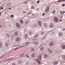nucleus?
<instances>
[{
    "mask_svg": "<svg viewBox=\"0 0 65 65\" xmlns=\"http://www.w3.org/2000/svg\"><path fill=\"white\" fill-rule=\"evenodd\" d=\"M35 54L34 53L32 54L31 55V56L32 57H33V58H34V57H35Z\"/></svg>",
    "mask_w": 65,
    "mask_h": 65,
    "instance_id": "12",
    "label": "nucleus"
},
{
    "mask_svg": "<svg viewBox=\"0 0 65 65\" xmlns=\"http://www.w3.org/2000/svg\"><path fill=\"white\" fill-rule=\"evenodd\" d=\"M44 57H45V58H47V55L46 54H45L44 56Z\"/></svg>",
    "mask_w": 65,
    "mask_h": 65,
    "instance_id": "25",
    "label": "nucleus"
},
{
    "mask_svg": "<svg viewBox=\"0 0 65 65\" xmlns=\"http://www.w3.org/2000/svg\"><path fill=\"white\" fill-rule=\"evenodd\" d=\"M16 26L17 28H20V25L18 23H17L16 24Z\"/></svg>",
    "mask_w": 65,
    "mask_h": 65,
    "instance_id": "4",
    "label": "nucleus"
},
{
    "mask_svg": "<svg viewBox=\"0 0 65 65\" xmlns=\"http://www.w3.org/2000/svg\"><path fill=\"white\" fill-rule=\"evenodd\" d=\"M60 12L61 14H63V13L62 11H60Z\"/></svg>",
    "mask_w": 65,
    "mask_h": 65,
    "instance_id": "30",
    "label": "nucleus"
},
{
    "mask_svg": "<svg viewBox=\"0 0 65 65\" xmlns=\"http://www.w3.org/2000/svg\"><path fill=\"white\" fill-rule=\"evenodd\" d=\"M27 1L25 2H24V3H27Z\"/></svg>",
    "mask_w": 65,
    "mask_h": 65,
    "instance_id": "46",
    "label": "nucleus"
},
{
    "mask_svg": "<svg viewBox=\"0 0 65 65\" xmlns=\"http://www.w3.org/2000/svg\"><path fill=\"white\" fill-rule=\"evenodd\" d=\"M53 44H54V42H52L50 43V46H53Z\"/></svg>",
    "mask_w": 65,
    "mask_h": 65,
    "instance_id": "6",
    "label": "nucleus"
},
{
    "mask_svg": "<svg viewBox=\"0 0 65 65\" xmlns=\"http://www.w3.org/2000/svg\"><path fill=\"white\" fill-rule=\"evenodd\" d=\"M62 48L63 49H65V45H62Z\"/></svg>",
    "mask_w": 65,
    "mask_h": 65,
    "instance_id": "19",
    "label": "nucleus"
},
{
    "mask_svg": "<svg viewBox=\"0 0 65 65\" xmlns=\"http://www.w3.org/2000/svg\"><path fill=\"white\" fill-rule=\"evenodd\" d=\"M2 9H3V7L2 8Z\"/></svg>",
    "mask_w": 65,
    "mask_h": 65,
    "instance_id": "54",
    "label": "nucleus"
},
{
    "mask_svg": "<svg viewBox=\"0 0 65 65\" xmlns=\"http://www.w3.org/2000/svg\"><path fill=\"white\" fill-rule=\"evenodd\" d=\"M46 25V24H44V26L45 27H46V28H47V26H46V25Z\"/></svg>",
    "mask_w": 65,
    "mask_h": 65,
    "instance_id": "35",
    "label": "nucleus"
},
{
    "mask_svg": "<svg viewBox=\"0 0 65 65\" xmlns=\"http://www.w3.org/2000/svg\"><path fill=\"white\" fill-rule=\"evenodd\" d=\"M11 17L12 18V17H13V15H11Z\"/></svg>",
    "mask_w": 65,
    "mask_h": 65,
    "instance_id": "40",
    "label": "nucleus"
},
{
    "mask_svg": "<svg viewBox=\"0 0 65 65\" xmlns=\"http://www.w3.org/2000/svg\"><path fill=\"white\" fill-rule=\"evenodd\" d=\"M37 10H39V8H38L37 9Z\"/></svg>",
    "mask_w": 65,
    "mask_h": 65,
    "instance_id": "57",
    "label": "nucleus"
},
{
    "mask_svg": "<svg viewBox=\"0 0 65 65\" xmlns=\"http://www.w3.org/2000/svg\"><path fill=\"white\" fill-rule=\"evenodd\" d=\"M63 1H65V0H63Z\"/></svg>",
    "mask_w": 65,
    "mask_h": 65,
    "instance_id": "59",
    "label": "nucleus"
},
{
    "mask_svg": "<svg viewBox=\"0 0 65 65\" xmlns=\"http://www.w3.org/2000/svg\"><path fill=\"white\" fill-rule=\"evenodd\" d=\"M49 8H50V7L49 6H47L45 10V11H46V12H48V10H49Z\"/></svg>",
    "mask_w": 65,
    "mask_h": 65,
    "instance_id": "2",
    "label": "nucleus"
},
{
    "mask_svg": "<svg viewBox=\"0 0 65 65\" xmlns=\"http://www.w3.org/2000/svg\"><path fill=\"white\" fill-rule=\"evenodd\" d=\"M26 57H27V58H29V55H26Z\"/></svg>",
    "mask_w": 65,
    "mask_h": 65,
    "instance_id": "33",
    "label": "nucleus"
},
{
    "mask_svg": "<svg viewBox=\"0 0 65 65\" xmlns=\"http://www.w3.org/2000/svg\"><path fill=\"white\" fill-rule=\"evenodd\" d=\"M38 24L39 26H41V23L40 21H39L38 22Z\"/></svg>",
    "mask_w": 65,
    "mask_h": 65,
    "instance_id": "8",
    "label": "nucleus"
},
{
    "mask_svg": "<svg viewBox=\"0 0 65 65\" xmlns=\"http://www.w3.org/2000/svg\"><path fill=\"white\" fill-rule=\"evenodd\" d=\"M61 1H58V2H60Z\"/></svg>",
    "mask_w": 65,
    "mask_h": 65,
    "instance_id": "53",
    "label": "nucleus"
},
{
    "mask_svg": "<svg viewBox=\"0 0 65 65\" xmlns=\"http://www.w3.org/2000/svg\"><path fill=\"white\" fill-rule=\"evenodd\" d=\"M16 41L17 42H19V41H20V38L19 37L17 38L16 39Z\"/></svg>",
    "mask_w": 65,
    "mask_h": 65,
    "instance_id": "3",
    "label": "nucleus"
},
{
    "mask_svg": "<svg viewBox=\"0 0 65 65\" xmlns=\"http://www.w3.org/2000/svg\"><path fill=\"white\" fill-rule=\"evenodd\" d=\"M29 34H30V35H31V34H33V32L31 31H30L29 32Z\"/></svg>",
    "mask_w": 65,
    "mask_h": 65,
    "instance_id": "18",
    "label": "nucleus"
},
{
    "mask_svg": "<svg viewBox=\"0 0 65 65\" xmlns=\"http://www.w3.org/2000/svg\"><path fill=\"white\" fill-rule=\"evenodd\" d=\"M24 54H21V55H20V57L22 58V57H23V56H24Z\"/></svg>",
    "mask_w": 65,
    "mask_h": 65,
    "instance_id": "17",
    "label": "nucleus"
},
{
    "mask_svg": "<svg viewBox=\"0 0 65 65\" xmlns=\"http://www.w3.org/2000/svg\"><path fill=\"white\" fill-rule=\"evenodd\" d=\"M53 20L55 23H58L59 22V19L57 17H55L53 18Z\"/></svg>",
    "mask_w": 65,
    "mask_h": 65,
    "instance_id": "1",
    "label": "nucleus"
},
{
    "mask_svg": "<svg viewBox=\"0 0 65 65\" xmlns=\"http://www.w3.org/2000/svg\"><path fill=\"white\" fill-rule=\"evenodd\" d=\"M35 60L38 62V64H40V62H39V60H38L37 59H35Z\"/></svg>",
    "mask_w": 65,
    "mask_h": 65,
    "instance_id": "21",
    "label": "nucleus"
},
{
    "mask_svg": "<svg viewBox=\"0 0 65 65\" xmlns=\"http://www.w3.org/2000/svg\"><path fill=\"white\" fill-rule=\"evenodd\" d=\"M8 44H7L5 45V46H8Z\"/></svg>",
    "mask_w": 65,
    "mask_h": 65,
    "instance_id": "31",
    "label": "nucleus"
},
{
    "mask_svg": "<svg viewBox=\"0 0 65 65\" xmlns=\"http://www.w3.org/2000/svg\"><path fill=\"white\" fill-rule=\"evenodd\" d=\"M62 6H65V4H63Z\"/></svg>",
    "mask_w": 65,
    "mask_h": 65,
    "instance_id": "45",
    "label": "nucleus"
},
{
    "mask_svg": "<svg viewBox=\"0 0 65 65\" xmlns=\"http://www.w3.org/2000/svg\"><path fill=\"white\" fill-rule=\"evenodd\" d=\"M12 65H15V63H13L12 64Z\"/></svg>",
    "mask_w": 65,
    "mask_h": 65,
    "instance_id": "39",
    "label": "nucleus"
},
{
    "mask_svg": "<svg viewBox=\"0 0 65 65\" xmlns=\"http://www.w3.org/2000/svg\"><path fill=\"white\" fill-rule=\"evenodd\" d=\"M48 50L49 52L51 53H53V52L51 50V49H48Z\"/></svg>",
    "mask_w": 65,
    "mask_h": 65,
    "instance_id": "11",
    "label": "nucleus"
},
{
    "mask_svg": "<svg viewBox=\"0 0 65 65\" xmlns=\"http://www.w3.org/2000/svg\"><path fill=\"white\" fill-rule=\"evenodd\" d=\"M12 59V58L11 57H10L9 58V59H7V61H8V60H11V59Z\"/></svg>",
    "mask_w": 65,
    "mask_h": 65,
    "instance_id": "23",
    "label": "nucleus"
},
{
    "mask_svg": "<svg viewBox=\"0 0 65 65\" xmlns=\"http://www.w3.org/2000/svg\"><path fill=\"white\" fill-rule=\"evenodd\" d=\"M1 13H0V15H1Z\"/></svg>",
    "mask_w": 65,
    "mask_h": 65,
    "instance_id": "58",
    "label": "nucleus"
},
{
    "mask_svg": "<svg viewBox=\"0 0 65 65\" xmlns=\"http://www.w3.org/2000/svg\"><path fill=\"white\" fill-rule=\"evenodd\" d=\"M20 45H15L14 46H14H19Z\"/></svg>",
    "mask_w": 65,
    "mask_h": 65,
    "instance_id": "38",
    "label": "nucleus"
},
{
    "mask_svg": "<svg viewBox=\"0 0 65 65\" xmlns=\"http://www.w3.org/2000/svg\"><path fill=\"white\" fill-rule=\"evenodd\" d=\"M6 36H7V37H10L9 35L8 34H6Z\"/></svg>",
    "mask_w": 65,
    "mask_h": 65,
    "instance_id": "29",
    "label": "nucleus"
},
{
    "mask_svg": "<svg viewBox=\"0 0 65 65\" xmlns=\"http://www.w3.org/2000/svg\"><path fill=\"white\" fill-rule=\"evenodd\" d=\"M45 15V13L43 14L42 15H43H43Z\"/></svg>",
    "mask_w": 65,
    "mask_h": 65,
    "instance_id": "37",
    "label": "nucleus"
},
{
    "mask_svg": "<svg viewBox=\"0 0 65 65\" xmlns=\"http://www.w3.org/2000/svg\"><path fill=\"white\" fill-rule=\"evenodd\" d=\"M59 35L60 36H63V34L61 33H59Z\"/></svg>",
    "mask_w": 65,
    "mask_h": 65,
    "instance_id": "13",
    "label": "nucleus"
},
{
    "mask_svg": "<svg viewBox=\"0 0 65 65\" xmlns=\"http://www.w3.org/2000/svg\"><path fill=\"white\" fill-rule=\"evenodd\" d=\"M3 46V45L2 44V43L1 42H0V47H2Z\"/></svg>",
    "mask_w": 65,
    "mask_h": 65,
    "instance_id": "15",
    "label": "nucleus"
},
{
    "mask_svg": "<svg viewBox=\"0 0 65 65\" xmlns=\"http://www.w3.org/2000/svg\"><path fill=\"white\" fill-rule=\"evenodd\" d=\"M61 2H63L64 1L63 0H60Z\"/></svg>",
    "mask_w": 65,
    "mask_h": 65,
    "instance_id": "36",
    "label": "nucleus"
},
{
    "mask_svg": "<svg viewBox=\"0 0 65 65\" xmlns=\"http://www.w3.org/2000/svg\"><path fill=\"white\" fill-rule=\"evenodd\" d=\"M28 22L27 21H26L25 22V24H28Z\"/></svg>",
    "mask_w": 65,
    "mask_h": 65,
    "instance_id": "32",
    "label": "nucleus"
},
{
    "mask_svg": "<svg viewBox=\"0 0 65 65\" xmlns=\"http://www.w3.org/2000/svg\"><path fill=\"white\" fill-rule=\"evenodd\" d=\"M40 49L41 51H43V49H44V48L43 47H42Z\"/></svg>",
    "mask_w": 65,
    "mask_h": 65,
    "instance_id": "26",
    "label": "nucleus"
},
{
    "mask_svg": "<svg viewBox=\"0 0 65 65\" xmlns=\"http://www.w3.org/2000/svg\"><path fill=\"white\" fill-rule=\"evenodd\" d=\"M20 22L21 24H23V21L22 20H20Z\"/></svg>",
    "mask_w": 65,
    "mask_h": 65,
    "instance_id": "16",
    "label": "nucleus"
},
{
    "mask_svg": "<svg viewBox=\"0 0 65 65\" xmlns=\"http://www.w3.org/2000/svg\"><path fill=\"white\" fill-rule=\"evenodd\" d=\"M33 43L35 45H37L38 44V42H37Z\"/></svg>",
    "mask_w": 65,
    "mask_h": 65,
    "instance_id": "10",
    "label": "nucleus"
},
{
    "mask_svg": "<svg viewBox=\"0 0 65 65\" xmlns=\"http://www.w3.org/2000/svg\"><path fill=\"white\" fill-rule=\"evenodd\" d=\"M62 30H63V31H64V30H65V29L64 28H63L62 29Z\"/></svg>",
    "mask_w": 65,
    "mask_h": 65,
    "instance_id": "48",
    "label": "nucleus"
},
{
    "mask_svg": "<svg viewBox=\"0 0 65 65\" xmlns=\"http://www.w3.org/2000/svg\"><path fill=\"white\" fill-rule=\"evenodd\" d=\"M4 5L3 4L2 5V6H4Z\"/></svg>",
    "mask_w": 65,
    "mask_h": 65,
    "instance_id": "47",
    "label": "nucleus"
},
{
    "mask_svg": "<svg viewBox=\"0 0 65 65\" xmlns=\"http://www.w3.org/2000/svg\"><path fill=\"white\" fill-rule=\"evenodd\" d=\"M55 11H53V13H55Z\"/></svg>",
    "mask_w": 65,
    "mask_h": 65,
    "instance_id": "49",
    "label": "nucleus"
},
{
    "mask_svg": "<svg viewBox=\"0 0 65 65\" xmlns=\"http://www.w3.org/2000/svg\"><path fill=\"white\" fill-rule=\"evenodd\" d=\"M53 63L54 65H56V64H57L58 63V61H56V62L54 61L53 62Z\"/></svg>",
    "mask_w": 65,
    "mask_h": 65,
    "instance_id": "9",
    "label": "nucleus"
},
{
    "mask_svg": "<svg viewBox=\"0 0 65 65\" xmlns=\"http://www.w3.org/2000/svg\"><path fill=\"white\" fill-rule=\"evenodd\" d=\"M31 51H34V48H31Z\"/></svg>",
    "mask_w": 65,
    "mask_h": 65,
    "instance_id": "27",
    "label": "nucleus"
},
{
    "mask_svg": "<svg viewBox=\"0 0 65 65\" xmlns=\"http://www.w3.org/2000/svg\"><path fill=\"white\" fill-rule=\"evenodd\" d=\"M23 13H26V12H25L24 11H23Z\"/></svg>",
    "mask_w": 65,
    "mask_h": 65,
    "instance_id": "50",
    "label": "nucleus"
},
{
    "mask_svg": "<svg viewBox=\"0 0 65 65\" xmlns=\"http://www.w3.org/2000/svg\"><path fill=\"white\" fill-rule=\"evenodd\" d=\"M2 27V26L1 25H0V28H1Z\"/></svg>",
    "mask_w": 65,
    "mask_h": 65,
    "instance_id": "41",
    "label": "nucleus"
},
{
    "mask_svg": "<svg viewBox=\"0 0 65 65\" xmlns=\"http://www.w3.org/2000/svg\"><path fill=\"white\" fill-rule=\"evenodd\" d=\"M34 17H35V15H34Z\"/></svg>",
    "mask_w": 65,
    "mask_h": 65,
    "instance_id": "62",
    "label": "nucleus"
},
{
    "mask_svg": "<svg viewBox=\"0 0 65 65\" xmlns=\"http://www.w3.org/2000/svg\"><path fill=\"white\" fill-rule=\"evenodd\" d=\"M62 20H60L59 21L60 22H61V21H62Z\"/></svg>",
    "mask_w": 65,
    "mask_h": 65,
    "instance_id": "52",
    "label": "nucleus"
},
{
    "mask_svg": "<svg viewBox=\"0 0 65 65\" xmlns=\"http://www.w3.org/2000/svg\"><path fill=\"white\" fill-rule=\"evenodd\" d=\"M32 15H33V14H32Z\"/></svg>",
    "mask_w": 65,
    "mask_h": 65,
    "instance_id": "60",
    "label": "nucleus"
},
{
    "mask_svg": "<svg viewBox=\"0 0 65 65\" xmlns=\"http://www.w3.org/2000/svg\"><path fill=\"white\" fill-rule=\"evenodd\" d=\"M64 59L65 60V57H64Z\"/></svg>",
    "mask_w": 65,
    "mask_h": 65,
    "instance_id": "55",
    "label": "nucleus"
},
{
    "mask_svg": "<svg viewBox=\"0 0 65 65\" xmlns=\"http://www.w3.org/2000/svg\"><path fill=\"white\" fill-rule=\"evenodd\" d=\"M0 63H1V61H0Z\"/></svg>",
    "mask_w": 65,
    "mask_h": 65,
    "instance_id": "61",
    "label": "nucleus"
},
{
    "mask_svg": "<svg viewBox=\"0 0 65 65\" xmlns=\"http://www.w3.org/2000/svg\"><path fill=\"white\" fill-rule=\"evenodd\" d=\"M65 11H64V12H63V13H65Z\"/></svg>",
    "mask_w": 65,
    "mask_h": 65,
    "instance_id": "56",
    "label": "nucleus"
},
{
    "mask_svg": "<svg viewBox=\"0 0 65 65\" xmlns=\"http://www.w3.org/2000/svg\"><path fill=\"white\" fill-rule=\"evenodd\" d=\"M30 43V42H27L26 43V44L25 45V46H26L28 44H29V43Z\"/></svg>",
    "mask_w": 65,
    "mask_h": 65,
    "instance_id": "22",
    "label": "nucleus"
},
{
    "mask_svg": "<svg viewBox=\"0 0 65 65\" xmlns=\"http://www.w3.org/2000/svg\"><path fill=\"white\" fill-rule=\"evenodd\" d=\"M24 47L23 46H22L19 48L17 47L15 48V49H14V51H15V50H17V49H20V48H21V47Z\"/></svg>",
    "mask_w": 65,
    "mask_h": 65,
    "instance_id": "7",
    "label": "nucleus"
},
{
    "mask_svg": "<svg viewBox=\"0 0 65 65\" xmlns=\"http://www.w3.org/2000/svg\"><path fill=\"white\" fill-rule=\"evenodd\" d=\"M1 8H0V9Z\"/></svg>",
    "mask_w": 65,
    "mask_h": 65,
    "instance_id": "63",
    "label": "nucleus"
},
{
    "mask_svg": "<svg viewBox=\"0 0 65 65\" xmlns=\"http://www.w3.org/2000/svg\"><path fill=\"white\" fill-rule=\"evenodd\" d=\"M0 10H1V9H0Z\"/></svg>",
    "mask_w": 65,
    "mask_h": 65,
    "instance_id": "64",
    "label": "nucleus"
},
{
    "mask_svg": "<svg viewBox=\"0 0 65 65\" xmlns=\"http://www.w3.org/2000/svg\"><path fill=\"white\" fill-rule=\"evenodd\" d=\"M41 34H44L43 32H42L41 33Z\"/></svg>",
    "mask_w": 65,
    "mask_h": 65,
    "instance_id": "44",
    "label": "nucleus"
},
{
    "mask_svg": "<svg viewBox=\"0 0 65 65\" xmlns=\"http://www.w3.org/2000/svg\"><path fill=\"white\" fill-rule=\"evenodd\" d=\"M8 9H11V8H8Z\"/></svg>",
    "mask_w": 65,
    "mask_h": 65,
    "instance_id": "43",
    "label": "nucleus"
},
{
    "mask_svg": "<svg viewBox=\"0 0 65 65\" xmlns=\"http://www.w3.org/2000/svg\"><path fill=\"white\" fill-rule=\"evenodd\" d=\"M54 24L52 23H51L50 26V28H53L54 27Z\"/></svg>",
    "mask_w": 65,
    "mask_h": 65,
    "instance_id": "5",
    "label": "nucleus"
},
{
    "mask_svg": "<svg viewBox=\"0 0 65 65\" xmlns=\"http://www.w3.org/2000/svg\"><path fill=\"white\" fill-rule=\"evenodd\" d=\"M38 34L37 35L35 36L34 37V38H36V37H38Z\"/></svg>",
    "mask_w": 65,
    "mask_h": 65,
    "instance_id": "28",
    "label": "nucleus"
},
{
    "mask_svg": "<svg viewBox=\"0 0 65 65\" xmlns=\"http://www.w3.org/2000/svg\"><path fill=\"white\" fill-rule=\"evenodd\" d=\"M22 63V61H19L18 62V64H21Z\"/></svg>",
    "mask_w": 65,
    "mask_h": 65,
    "instance_id": "24",
    "label": "nucleus"
},
{
    "mask_svg": "<svg viewBox=\"0 0 65 65\" xmlns=\"http://www.w3.org/2000/svg\"><path fill=\"white\" fill-rule=\"evenodd\" d=\"M30 12L28 14V15H29V14H30Z\"/></svg>",
    "mask_w": 65,
    "mask_h": 65,
    "instance_id": "51",
    "label": "nucleus"
},
{
    "mask_svg": "<svg viewBox=\"0 0 65 65\" xmlns=\"http://www.w3.org/2000/svg\"><path fill=\"white\" fill-rule=\"evenodd\" d=\"M18 34V32H16L15 33V34H14V35H15V36H17Z\"/></svg>",
    "mask_w": 65,
    "mask_h": 65,
    "instance_id": "14",
    "label": "nucleus"
},
{
    "mask_svg": "<svg viewBox=\"0 0 65 65\" xmlns=\"http://www.w3.org/2000/svg\"><path fill=\"white\" fill-rule=\"evenodd\" d=\"M39 1H37V3H39Z\"/></svg>",
    "mask_w": 65,
    "mask_h": 65,
    "instance_id": "42",
    "label": "nucleus"
},
{
    "mask_svg": "<svg viewBox=\"0 0 65 65\" xmlns=\"http://www.w3.org/2000/svg\"><path fill=\"white\" fill-rule=\"evenodd\" d=\"M28 37V36H27V34H26L25 35V38L26 39H27Z\"/></svg>",
    "mask_w": 65,
    "mask_h": 65,
    "instance_id": "20",
    "label": "nucleus"
},
{
    "mask_svg": "<svg viewBox=\"0 0 65 65\" xmlns=\"http://www.w3.org/2000/svg\"><path fill=\"white\" fill-rule=\"evenodd\" d=\"M34 7L33 6H31V9H34Z\"/></svg>",
    "mask_w": 65,
    "mask_h": 65,
    "instance_id": "34",
    "label": "nucleus"
}]
</instances>
